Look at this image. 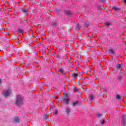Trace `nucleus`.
Instances as JSON below:
<instances>
[{
    "instance_id": "72a5a7b5",
    "label": "nucleus",
    "mask_w": 126,
    "mask_h": 126,
    "mask_svg": "<svg viewBox=\"0 0 126 126\" xmlns=\"http://www.w3.org/2000/svg\"><path fill=\"white\" fill-rule=\"evenodd\" d=\"M26 22H27V21H26Z\"/></svg>"
},
{
    "instance_id": "f3484780",
    "label": "nucleus",
    "mask_w": 126,
    "mask_h": 126,
    "mask_svg": "<svg viewBox=\"0 0 126 126\" xmlns=\"http://www.w3.org/2000/svg\"><path fill=\"white\" fill-rule=\"evenodd\" d=\"M58 70L59 71H60L61 72H62V73H64V70H63V68H60L58 69Z\"/></svg>"
},
{
    "instance_id": "f03ea898",
    "label": "nucleus",
    "mask_w": 126,
    "mask_h": 126,
    "mask_svg": "<svg viewBox=\"0 0 126 126\" xmlns=\"http://www.w3.org/2000/svg\"><path fill=\"white\" fill-rule=\"evenodd\" d=\"M12 121L14 122V123H15L16 124H19L20 122H21V119H20V117L19 116H16L12 118Z\"/></svg>"
},
{
    "instance_id": "473e14b6",
    "label": "nucleus",
    "mask_w": 126,
    "mask_h": 126,
    "mask_svg": "<svg viewBox=\"0 0 126 126\" xmlns=\"http://www.w3.org/2000/svg\"><path fill=\"white\" fill-rule=\"evenodd\" d=\"M13 36H14V35H15V33H14L13 34Z\"/></svg>"
},
{
    "instance_id": "7ed1b4c3",
    "label": "nucleus",
    "mask_w": 126,
    "mask_h": 126,
    "mask_svg": "<svg viewBox=\"0 0 126 126\" xmlns=\"http://www.w3.org/2000/svg\"><path fill=\"white\" fill-rule=\"evenodd\" d=\"M22 12H23V13L25 15L27 14L28 13H29V11H28V9L27 8H23V10H22Z\"/></svg>"
},
{
    "instance_id": "0eeeda50",
    "label": "nucleus",
    "mask_w": 126,
    "mask_h": 126,
    "mask_svg": "<svg viewBox=\"0 0 126 126\" xmlns=\"http://www.w3.org/2000/svg\"><path fill=\"white\" fill-rule=\"evenodd\" d=\"M66 110V113L68 116H69L70 115V109L68 108H65Z\"/></svg>"
},
{
    "instance_id": "423d86ee",
    "label": "nucleus",
    "mask_w": 126,
    "mask_h": 126,
    "mask_svg": "<svg viewBox=\"0 0 126 126\" xmlns=\"http://www.w3.org/2000/svg\"><path fill=\"white\" fill-rule=\"evenodd\" d=\"M10 93V91L9 90H8L5 92L4 94V96H5V97H7V96L9 95Z\"/></svg>"
},
{
    "instance_id": "f8f14e48",
    "label": "nucleus",
    "mask_w": 126,
    "mask_h": 126,
    "mask_svg": "<svg viewBox=\"0 0 126 126\" xmlns=\"http://www.w3.org/2000/svg\"><path fill=\"white\" fill-rule=\"evenodd\" d=\"M116 99L117 100H121L122 97H121V95H120V94H118L116 95Z\"/></svg>"
},
{
    "instance_id": "dca6fc26",
    "label": "nucleus",
    "mask_w": 126,
    "mask_h": 126,
    "mask_svg": "<svg viewBox=\"0 0 126 126\" xmlns=\"http://www.w3.org/2000/svg\"><path fill=\"white\" fill-rule=\"evenodd\" d=\"M126 115H123L122 116V121L123 122H126Z\"/></svg>"
},
{
    "instance_id": "a878e982",
    "label": "nucleus",
    "mask_w": 126,
    "mask_h": 126,
    "mask_svg": "<svg viewBox=\"0 0 126 126\" xmlns=\"http://www.w3.org/2000/svg\"><path fill=\"white\" fill-rule=\"evenodd\" d=\"M55 107V106H51L50 107V109L52 110V109L54 108Z\"/></svg>"
},
{
    "instance_id": "c85d7f7f",
    "label": "nucleus",
    "mask_w": 126,
    "mask_h": 126,
    "mask_svg": "<svg viewBox=\"0 0 126 126\" xmlns=\"http://www.w3.org/2000/svg\"><path fill=\"white\" fill-rule=\"evenodd\" d=\"M55 114H58V111H56V112H55Z\"/></svg>"
},
{
    "instance_id": "a211bd4d",
    "label": "nucleus",
    "mask_w": 126,
    "mask_h": 126,
    "mask_svg": "<svg viewBox=\"0 0 126 126\" xmlns=\"http://www.w3.org/2000/svg\"><path fill=\"white\" fill-rule=\"evenodd\" d=\"M117 67L118 69H121V68H122V66H121L120 64L118 63Z\"/></svg>"
},
{
    "instance_id": "39448f33",
    "label": "nucleus",
    "mask_w": 126,
    "mask_h": 126,
    "mask_svg": "<svg viewBox=\"0 0 126 126\" xmlns=\"http://www.w3.org/2000/svg\"><path fill=\"white\" fill-rule=\"evenodd\" d=\"M78 104H79V101H76L74 102L71 103V106H72V107H75V106H76V105H78Z\"/></svg>"
},
{
    "instance_id": "9d476101",
    "label": "nucleus",
    "mask_w": 126,
    "mask_h": 126,
    "mask_svg": "<svg viewBox=\"0 0 126 126\" xmlns=\"http://www.w3.org/2000/svg\"><path fill=\"white\" fill-rule=\"evenodd\" d=\"M18 33H22L23 34V33H24V31L20 28H19L18 29Z\"/></svg>"
},
{
    "instance_id": "bb28decb",
    "label": "nucleus",
    "mask_w": 126,
    "mask_h": 126,
    "mask_svg": "<svg viewBox=\"0 0 126 126\" xmlns=\"http://www.w3.org/2000/svg\"><path fill=\"white\" fill-rule=\"evenodd\" d=\"M101 2H104V1H105V0H100Z\"/></svg>"
},
{
    "instance_id": "9b49d317",
    "label": "nucleus",
    "mask_w": 126,
    "mask_h": 126,
    "mask_svg": "<svg viewBox=\"0 0 126 126\" xmlns=\"http://www.w3.org/2000/svg\"><path fill=\"white\" fill-rule=\"evenodd\" d=\"M89 98L92 101V100H94V95L93 94H90Z\"/></svg>"
},
{
    "instance_id": "393cba45",
    "label": "nucleus",
    "mask_w": 126,
    "mask_h": 126,
    "mask_svg": "<svg viewBox=\"0 0 126 126\" xmlns=\"http://www.w3.org/2000/svg\"><path fill=\"white\" fill-rule=\"evenodd\" d=\"M97 117H101V116H102V114H97Z\"/></svg>"
},
{
    "instance_id": "c756f323",
    "label": "nucleus",
    "mask_w": 126,
    "mask_h": 126,
    "mask_svg": "<svg viewBox=\"0 0 126 126\" xmlns=\"http://www.w3.org/2000/svg\"><path fill=\"white\" fill-rule=\"evenodd\" d=\"M1 83V79L0 78V84Z\"/></svg>"
},
{
    "instance_id": "2eb2a0df",
    "label": "nucleus",
    "mask_w": 126,
    "mask_h": 126,
    "mask_svg": "<svg viewBox=\"0 0 126 126\" xmlns=\"http://www.w3.org/2000/svg\"><path fill=\"white\" fill-rule=\"evenodd\" d=\"M108 51L110 54H115V51H114L113 49H110Z\"/></svg>"
},
{
    "instance_id": "6ab92c4d",
    "label": "nucleus",
    "mask_w": 126,
    "mask_h": 126,
    "mask_svg": "<svg viewBox=\"0 0 126 126\" xmlns=\"http://www.w3.org/2000/svg\"><path fill=\"white\" fill-rule=\"evenodd\" d=\"M74 92H78V89H77V88H75L74 89Z\"/></svg>"
},
{
    "instance_id": "1a4fd4ad",
    "label": "nucleus",
    "mask_w": 126,
    "mask_h": 126,
    "mask_svg": "<svg viewBox=\"0 0 126 126\" xmlns=\"http://www.w3.org/2000/svg\"><path fill=\"white\" fill-rule=\"evenodd\" d=\"M112 9H114L115 10V11H118V10H120V9L119 7L116 6H112Z\"/></svg>"
},
{
    "instance_id": "4be33fe9",
    "label": "nucleus",
    "mask_w": 126,
    "mask_h": 126,
    "mask_svg": "<svg viewBox=\"0 0 126 126\" xmlns=\"http://www.w3.org/2000/svg\"><path fill=\"white\" fill-rule=\"evenodd\" d=\"M55 34H56V33H55V32H53L52 36L53 38H56V37H57V36H55Z\"/></svg>"
},
{
    "instance_id": "4468645a",
    "label": "nucleus",
    "mask_w": 126,
    "mask_h": 126,
    "mask_svg": "<svg viewBox=\"0 0 126 126\" xmlns=\"http://www.w3.org/2000/svg\"><path fill=\"white\" fill-rule=\"evenodd\" d=\"M104 25H107V26H111V25H112V24L110 22H106L104 23Z\"/></svg>"
},
{
    "instance_id": "7c9ffc66",
    "label": "nucleus",
    "mask_w": 126,
    "mask_h": 126,
    "mask_svg": "<svg viewBox=\"0 0 126 126\" xmlns=\"http://www.w3.org/2000/svg\"><path fill=\"white\" fill-rule=\"evenodd\" d=\"M57 25V23H54V26H56Z\"/></svg>"
},
{
    "instance_id": "2f4dec72",
    "label": "nucleus",
    "mask_w": 126,
    "mask_h": 126,
    "mask_svg": "<svg viewBox=\"0 0 126 126\" xmlns=\"http://www.w3.org/2000/svg\"><path fill=\"white\" fill-rule=\"evenodd\" d=\"M56 56L57 58H59V55H57Z\"/></svg>"
},
{
    "instance_id": "b1692460",
    "label": "nucleus",
    "mask_w": 126,
    "mask_h": 126,
    "mask_svg": "<svg viewBox=\"0 0 126 126\" xmlns=\"http://www.w3.org/2000/svg\"><path fill=\"white\" fill-rule=\"evenodd\" d=\"M105 124V120H103L100 125H104Z\"/></svg>"
},
{
    "instance_id": "f257e3e1",
    "label": "nucleus",
    "mask_w": 126,
    "mask_h": 126,
    "mask_svg": "<svg viewBox=\"0 0 126 126\" xmlns=\"http://www.w3.org/2000/svg\"><path fill=\"white\" fill-rule=\"evenodd\" d=\"M15 105L17 107H20L23 105V97L21 95H18L16 97Z\"/></svg>"
},
{
    "instance_id": "20e7f679",
    "label": "nucleus",
    "mask_w": 126,
    "mask_h": 126,
    "mask_svg": "<svg viewBox=\"0 0 126 126\" xmlns=\"http://www.w3.org/2000/svg\"><path fill=\"white\" fill-rule=\"evenodd\" d=\"M69 102V99L68 98H64L63 101V104H65L66 105H67Z\"/></svg>"
},
{
    "instance_id": "ddd939ff",
    "label": "nucleus",
    "mask_w": 126,
    "mask_h": 126,
    "mask_svg": "<svg viewBox=\"0 0 126 126\" xmlns=\"http://www.w3.org/2000/svg\"><path fill=\"white\" fill-rule=\"evenodd\" d=\"M76 27L78 29H80V28H81V25H80V24H78L76 25Z\"/></svg>"
},
{
    "instance_id": "cd10ccee",
    "label": "nucleus",
    "mask_w": 126,
    "mask_h": 126,
    "mask_svg": "<svg viewBox=\"0 0 126 126\" xmlns=\"http://www.w3.org/2000/svg\"><path fill=\"white\" fill-rule=\"evenodd\" d=\"M123 1H124V2L126 3V0H123Z\"/></svg>"
},
{
    "instance_id": "6e6552de",
    "label": "nucleus",
    "mask_w": 126,
    "mask_h": 126,
    "mask_svg": "<svg viewBox=\"0 0 126 126\" xmlns=\"http://www.w3.org/2000/svg\"><path fill=\"white\" fill-rule=\"evenodd\" d=\"M64 12L67 15H70V14H72V12H71V11L65 10Z\"/></svg>"
},
{
    "instance_id": "5701e85b",
    "label": "nucleus",
    "mask_w": 126,
    "mask_h": 126,
    "mask_svg": "<svg viewBox=\"0 0 126 126\" xmlns=\"http://www.w3.org/2000/svg\"><path fill=\"white\" fill-rule=\"evenodd\" d=\"M84 26H85V27H88V24H84Z\"/></svg>"
},
{
    "instance_id": "412c9836",
    "label": "nucleus",
    "mask_w": 126,
    "mask_h": 126,
    "mask_svg": "<svg viewBox=\"0 0 126 126\" xmlns=\"http://www.w3.org/2000/svg\"><path fill=\"white\" fill-rule=\"evenodd\" d=\"M122 78H123V77L122 76H119L118 77V80L119 81L122 80Z\"/></svg>"
},
{
    "instance_id": "aec40b11",
    "label": "nucleus",
    "mask_w": 126,
    "mask_h": 126,
    "mask_svg": "<svg viewBox=\"0 0 126 126\" xmlns=\"http://www.w3.org/2000/svg\"><path fill=\"white\" fill-rule=\"evenodd\" d=\"M76 76H77V74H72V77H75V78H76Z\"/></svg>"
}]
</instances>
